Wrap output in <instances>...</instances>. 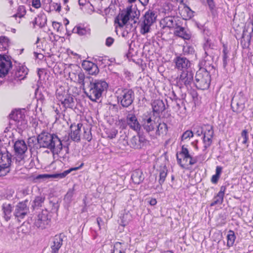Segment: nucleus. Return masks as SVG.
Masks as SVG:
<instances>
[{"instance_id":"nucleus-13","label":"nucleus","mask_w":253,"mask_h":253,"mask_svg":"<svg viewBox=\"0 0 253 253\" xmlns=\"http://www.w3.org/2000/svg\"><path fill=\"white\" fill-rule=\"evenodd\" d=\"M49 211L46 210H42L35 219L34 225L38 228L43 229L47 227L50 223L51 218Z\"/></svg>"},{"instance_id":"nucleus-37","label":"nucleus","mask_w":253,"mask_h":253,"mask_svg":"<svg viewBox=\"0 0 253 253\" xmlns=\"http://www.w3.org/2000/svg\"><path fill=\"white\" fill-rule=\"evenodd\" d=\"M46 17L44 14H41L35 18L34 23L38 25L40 28L45 26L46 23Z\"/></svg>"},{"instance_id":"nucleus-57","label":"nucleus","mask_w":253,"mask_h":253,"mask_svg":"<svg viewBox=\"0 0 253 253\" xmlns=\"http://www.w3.org/2000/svg\"><path fill=\"white\" fill-rule=\"evenodd\" d=\"M40 0H32V6L36 8H38L41 6Z\"/></svg>"},{"instance_id":"nucleus-52","label":"nucleus","mask_w":253,"mask_h":253,"mask_svg":"<svg viewBox=\"0 0 253 253\" xmlns=\"http://www.w3.org/2000/svg\"><path fill=\"white\" fill-rule=\"evenodd\" d=\"M223 67L224 68H225L226 66L227 65V59L228 58V56L227 55L228 54V51L227 47L225 46H223Z\"/></svg>"},{"instance_id":"nucleus-20","label":"nucleus","mask_w":253,"mask_h":253,"mask_svg":"<svg viewBox=\"0 0 253 253\" xmlns=\"http://www.w3.org/2000/svg\"><path fill=\"white\" fill-rule=\"evenodd\" d=\"M69 77L72 81L77 82L78 83L81 84L83 87H84L85 85L86 86L89 83V81H87V79L92 78L90 76L85 77L84 73L82 72H80L77 75L75 73L70 72L69 73Z\"/></svg>"},{"instance_id":"nucleus-32","label":"nucleus","mask_w":253,"mask_h":253,"mask_svg":"<svg viewBox=\"0 0 253 253\" xmlns=\"http://www.w3.org/2000/svg\"><path fill=\"white\" fill-rule=\"evenodd\" d=\"M2 210L3 214V217L6 221L9 220L12 215V207L11 204L4 203L2 205Z\"/></svg>"},{"instance_id":"nucleus-47","label":"nucleus","mask_w":253,"mask_h":253,"mask_svg":"<svg viewBox=\"0 0 253 253\" xmlns=\"http://www.w3.org/2000/svg\"><path fill=\"white\" fill-rule=\"evenodd\" d=\"M167 169L165 168L161 169L160 172L159 182L160 185H162L165 181L166 177L167 175Z\"/></svg>"},{"instance_id":"nucleus-40","label":"nucleus","mask_w":253,"mask_h":253,"mask_svg":"<svg viewBox=\"0 0 253 253\" xmlns=\"http://www.w3.org/2000/svg\"><path fill=\"white\" fill-rule=\"evenodd\" d=\"M9 45V40L5 36L0 37V51L6 50Z\"/></svg>"},{"instance_id":"nucleus-4","label":"nucleus","mask_w":253,"mask_h":253,"mask_svg":"<svg viewBox=\"0 0 253 253\" xmlns=\"http://www.w3.org/2000/svg\"><path fill=\"white\" fill-rule=\"evenodd\" d=\"M10 124L14 126L19 133L25 130L28 127L27 121L25 119L24 111L20 109L13 111L9 115Z\"/></svg>"},{"instance_id":"nucleus-35","label":"nucleus","mask_w":253,"mask_h":253,"mask_svg":"<svg viewBox=\"0 0 253 253\" xmlns=\"http://www.w3.org/2000/svg\"><path fill=\"white\" fill-rule=\"evenodd\" d=\"M131 178L133 182L136 184H140L144 180L142 172L139 169L134 170L132 172Z\"/></svg>"},{"instance_id":"nucleus-28","label":"nucleus","mask_w":253,"mask_h":253,"mask_svg":"<svg viewBox=\"0 0 253 253\" xmlns=\"http://www.w3.org/2000/svg\"><path fill=\"white\" fill-rule=\"evenodd\" d=\"M156 18L157 15L156 12L149 9L145 12L141 19L152 25L156 22Z\"/></svg>"},{"instance_id":"nucleus-22","label":"nucleus","mask_w":253,"mask_h":253,"mask_svg":"<svg viewBox=\"0 0 253 253\" xmlns=\"http://www.w3.org/2000/svg\"><path fill=\"white\" fill-rule=\"evenodd\" d=\"M146 142V139L142 135L133 136L130 140V147L134 149H140Z\"/></svg>"},{"instance_id":"nucleus-61","label":"nucleus","mask_w":253,"mask_h":253,"mask_svg":"<svg viewBox=\"0 0 253 253\" xmlns=\"http://www.w3.org/2000/svg\"><path fill=\"white\" fill-rule=\"evenodd\" d=\"M74 194V189H70L65 196V198L67 199H71Z\"/></svg>"},{"instance_id":"nucleus-64","label":"nucleus","mask_w":253,"mask_h":253,"mask_svg":"<svg viewBox=\"0 0 253 253\" xmlns=\"http://www.w3.org/2000/svg\"><path fill=\"white\" fill-rule=\"evenodd\" d=\"M184 50L185 52H188L189 53H192L194 51L193 48L190 46H188L187 47H184Z\"/></svg>"},{"instance_id":"nucleus-12","label":"nucleus","mask_w":253,"mask_h":253,"mask_svg":"<svg viewBox=\"0 0 253 253\" xmlns=\"http://www.w3.org/2000/svg\"><path fill=\"white\" fill-rule=\"evenodd\" d=\"M11 159L12 155L7 151L0 153V176H4L9 172Z\"/></svg>"},{"instance_id":"nucleus-49","label":"nucleus","mask_w":253,"mask_h":253,"mask_svg":"<svg viewBox=\"0 0 253 253\" xmlns=\"http://www.w3.org/2000/svg\"><path fill=\"white\" fill-rule=\"evenodd\" d=\"M193 136V132L192 130H187L185 131L182 135L181 137V140L182 141L190 139Z\"/></svg>"},{"instance_id":"nucleus-27","label":"nucleus","mask_w":253,"mask_h":253,"mask_svg":"<svg viewBox=\"0 0 253 253\" xmlns=\"http://www.w3.org/2000/svg\"><path fill=\"white\" fill-rule=\"evenodd\" d=\"M174 34L184 40H189L191 37L190 33L184 28L177 26L175 28Z\"/></svg>"},{"instance_id":"nucleus-25","label":"nucleus","mask_w":253,"mask_h":253,"mask_svg":"<svg viewBox=\"0 0 253 253\" xmlns=\"http://www.w3.org/2000/svg\"><path fill=\"white\" fill-rule=\"evenodd\" d=\"M152 107L154 113L159 115L166 109L165 105L162 100L157 99L152 103Z\"/></svg>"},{"instance_id":"nucleus-9","label":"nucleus","mask_w":253,"mask_h":253,"mask_svg":"<svg viewBox=\"0 0 253 253\" xmlns=\"http://www.w3.org/2000/svg\"><path fill=\"white\" fill-rule=\"evenodd\" d=\"M14 149L15 153V164L17 166L24 165L25 163L24 155L27 150L25 142L23 140L16 141L14 145Z\"/></svg>"},{"instance_id":"nucleus-58","label":"nucleus","mask_w":253,"mask_h":253,"mask_svg":"<svg viewBox=\"0 0 253 253\" xmlns=\"http://www.w3.org/2000/svg\"><path fill=\"white\" fill-rule=\"evenodd\" d=\"M114 40L111 37H108L106 40L105 44L107 46H110L114 42Z\"/></svg>"},{"instance_id":"nucleus-19","label":"nucleus","mask_w":253,"mask_h":253,"mask_svg":"<svg viewBox=\"0 0 253 253\" xmlns=\"http://www.w3.org/2000/svg\"><path fill=\"white\" fill-rule=\"evenodd\" d=\"M174 62L175 64V68L182 72L183 70H192L190 68L191 62L186 57L177 56L174 59Z\"/></svg>"},{"instance_id":"nucleus-2","label":"nucleus","mask_w":253,"mask_h":253,"mask_svg":"<svg viewBox=\"0 0 253 253\" xmlns=\"http://www.w3.org/2000/svg\"><path fill=\"white\" fill-rule=\"evenodd\" d=\"M38 142L40 147L48 148L56 154L60 152L63 148L62 141L54 134L42 132L38 136Z\"/></svg>"},{"instance_id":"nucleus-59","label":"nucleus","mask_w":253,"mask_h":253,"mask_svg":"<svg viewBox=\"0 0 253 253\" xmlns=\"http://www.w3.org/2000/svg\"><path fill=\"white\" fill-rule=\"evenodd\" d=\"M207 3L211 10H213L215 7V4L213 0H207Z\"/></svg>"},{"instance_id":"nucleus-29","label":"nucleus","mask_w":253,"mask_h":253,"mask_svg":"<svg viewBox=\"0 0 253 253\" xmlns=\"http://www.w3.org/2000/svg\"><path fill=\"white\" fill-rule=\"evenodd\" d=\"M253 32V21L246 23L243 30L242 38L250 40L251 38V34Z\"/></svg>"},{"instance_id":"nucleus-36","label":"nucleus","mask_w":253,"mask_h":253,"mask_svg":"<svg viewBox=\"0 0 253 253\" xmlns=\"http://www.w3.org/2000/svg\"><path fill=\"white\" fill-rule=\"evenodd\" d=\"M214 44L212 43L211 40H207L206 42L204 44L203 48L205 50V54L207 56L211 57L212 54V50L214 49Z\"/></svg>"},{"instance_id":"nucleus-55","label":"nucleus","mask_w":253,"mask_h":253,"mask_svg":"<svg viewBox=\"0 0 253 253\" xmlns=\"http://www.w3.org/2000/svg\"><path fill=\"white\" fill-rule=\"evenodd\" d=\"M53 109L56 113V115L55 116L56 121L58 120L62 116H64V115H62L60 110L57 107L55 108V106H53Z\"/></svg>"},{"instance_id":"nucleus-38","label":"nucleus","mask_w":253,"mask_h":253,"mask_svg":"<svg viewBox=\"0 0 253 253\" xmlns=\"http://www.w3.org/2000/svg\"><path fill=\"white\" fill-rule=\"evenodd\" d=\"M73 32L77 33L80 36H84L89 34L90 29L78 25L73 29Z\"/></svg>"},{"instance_id":"nucleus-1","label":"nucleus","mask_w":253,"mask_h":253,"mask_svg":"<svg viewBox=\"0 0 253 253\" xmlns=\"http://www.w3.org/2000/svg\"><path fill=\"white\" fill-rule=\"evenodd\" d=\"M88 84L84 88L86 96L92 101L96 102L106 91L108 87V84L104 80L94 79L93 78L87 79Z\"/></svg>"},{"instance_id":"nucleus-15","label":"nucleus","mask_w":253,"mask_h":253,"mask_svg":"<svg viewBox=\"0 0 253 253\" xmlns=\"http://www.w3.org/2000/svg\"><path fill=\"white\" fill-rule=\"evenodd\" d=\"M28 202L27 200H25L18 203L15 206L13 214L15 218L19 221L24 218L29 212V209L27 206Z\"/></svg>"},{"instance_id":"nucleus-46","label":"nucleus","mask_w":253,"mask_h":253,"mask_svg":"<svg viewBox=\"0 0 253 253\" xmlns=\"http://www.w3.org/2000/svg\"><path fill=\"white\" fill-rule=\"evenodd\" d=\"M173 10V5L169 1H166L163 5V10L166 14H169Z\"/></svg>"},{"instance_id":"nucleus-60","label":"nucleus","mask_w":253,"mask_h":253,"mask_svg":"<svg viewBox=\"0 0 253 253\" xmlns=\"http://www.w3.org/2000/svg\"><path fill=\"white\" fill-rule=\"evenodd\" d=\"M61 24L60 23L57 22H52V26L53 28L56 30L57 31H59V28L61 26Z\"/></svg>"},{"instance_id":"nucleus-14","label":"nucleus","mask_w":253,"mask_h":253,"mask_svg":"<svg viewBox=\"0 0 253 253\" xmlns=\"http://www.w3.org/2000/svg\"><path fill=\"white\" fill-rule=\"evenodd\" d=\"M247 99L244 93L240 92L232 100L231 108L233 112L240 113L245 108V102Z\"/></svg>"},{"instance_id":"nucleus-6","label":"nucleus","mask_w":253,"mask_h":253,"mask_svg":"<svg viewBox=\"0 0 253 253\" xmlns=\"http://www.w3.org/2000/svg\"><path fill=\"white\" fill-rule=\"evenodd\" d=\"M211 77L209 71L206 69H200L196 73L194 84L199 89L206 90L209 88Z\"/></svg>"},{"instance_id":"nucleus-5","label":"nucleus","mask_w":253,"mask_h":253,"mask_svg":"<svg viewBox=\"0 0 253 253\" xmlns=\"http://www.w3.org/2000/svg\"><path fill=\"white\" fill-rule=\"evenodd\" d=\"M194 130L196 133L200 136L203 133V141L204 143L203 152L205 153H207V149L210 147L212 142V138L213 136L214 131L212 126L209 125H205V131L203 133V128L199 126H197L194 127Z\"/></svg>"},{"instance_id":"nucleus-21","label":"nucleus","mask_w":253,"mask_h":253,"mask_svg":"<svg viewBox=\"0 0 253 253\" xmlns=\"http://www.w3.org/2000/svg\"><path fill=\"white\" fill-rule=\"evenodd\" d=\"M83 124L78 123V124H73L70 126V133L69 136L71 139L76 142H79L81 140V129Z\"/></svg>"},{"instance_id":"nucleus-63","label":"nucleus","mask_w":253,"mask_h":253,"mask_svg":"<svg viewBox=\"0 0 253 253\" xmlns=\"http://www.w3.org/2000/svg\"><path fill=\"white\" fill-rule=\"evenodd\" d=\"M219 175H216V174H214L213 175H212V177H211V182L213 183H216L219 178Z\"/></svg>"},{"instance_id":"nucleus-10","label":"nucleus","mask_w":253,"mask_h":253,"mask_svg":"<svg viewBox=\"0 0 253 253\" xmlns=\"http://www.w3.org/2000/svg\"><path fill=\"white\" fill-rule=\"evenodd\" d=\"M57 99L60 101L64 108V111L67 108L73 109L75 106L74 98L70 94H68L65 89L58 88L56 91Z\"/></svg>"},{"instance_id":"nucleus-3","label":"nucleus","mask_w":253,"mask_h":253,"mask_svg":"<svg viewBox=\"0 0 253 253\" xmlns=\"http://www.w3.org/2000/svg\"><path fill=\"white\" fill-rule=\"evenodd\" d=\"M142 126L148 133H150L155 137L165 134L168 131V126L166 123L159 122L153 120L150 116H143Z\"/></svg>"},{"instance_id":"nucleus-44","label":"nucleus","mask_w":253,"mask_h":253,"mask_svg":"<svg viewBox=\"0 0 253 253\" xmlns=\"http://www.w3.org/2000/svg\"><path fill=\"white\" fill-rule=\"evenodd\" d=\"M200 66V69H205L206 71H208L210 72L211 71V69H213V66H211V64L207 62L205 60H201L199 64Z\"/></svg>"},{"instance_id":"nucleus-53","label":"nucleus","mask_w":253,"mask_h":253,"mask_svg":"<svg viewBox=\"0 0 253 253\" xmlns=\"http://www.w3.org/2000/svg\"><path fill=\"white\" fill-rule=\"evenodd\" d=\"M83 138L88 142L91 141L92 139V135L90 129H84Z\"/></svg>"},{"instance_id":"nucleus-41","label":"nucleus","mask_w":253,"mask_h":253,"mask_svg":"<svg viewBox=\"0 0 253 253\" xmlns=\"http://www.w3.org/2000/svg\"><path fill=\"white\" fill-rule=\"evenodd\" d=\"M236 239V236L235 235V233L233 230H230L228 231L227 236V246L230 247H232L235 242V240Z\"/></svg>"},{"instance_id":"nucleus-43","label":"nucleus","mask_w":253,"mask_h":253,"mask_svg":"<svg viewBox=\"0 0 253 253\" xmlns=\"http://www.w3.org/2000/svg\"><path fill=\"white\" fill-rule=\"evenodd\" d=\"M45 200V197L43 196H37L33 201L32 207L34 209L35 208L42 207V204Z\"/></svg>"},{"instance_id":"nucleus-42","label":"nucleus","mask_w":253,"mask_h":253,"mask_svg":"<svg viewBox=\"0 0 253 253\" xmlns=\"http://www.w3.org/2000/svg\"><path fill=\"white\" fill-rule=\"evenodd\" d=\"M125 246L121 242H116L114 245L112 253H125Z\"/></svg>"},{"instance_id":"nucleus-45","label":"nucleus","mask_w":253,"mask_h":253,"mask_svg":"<svg viewBox=\"0 0 253 253\" xmlns=\"http://www.w3.org/2000/svg\"><path fill=\"white\" fill-rule=\"evenodd\" d=\"M26 11L24 6L20 5L17 10L16 13L13 15L14 17H23L26 14Z\"/></svg>"},{"instance_id":"nucleus-48","label":"nucleus","mask_w":253,"mask_h":253,"mask_svg":"<svg viewBox=\"0 0 253 253\" xmlns=\"http://www.w3.org/2000/svg\"><path fill=\"white\" fill-rule=\"evenodd\" d=\"M248 139V131L246 129H244L241 132V138H239V140H242V143L246 144Z\"/></svg>"},{"instance_id":"nucleus-31","label":"nucleus","mask_w":253,"mask_h":253,"mask_svg":"<svg viewBox=\"0 0 253 253\" xmlns=\"http://www.w3.org/2000/svg\"><path fill=\"white\" fill-rule=\"evenodd\" d=\"M28 69L25 66H19L15 73V78L19 80L24 79L28 74Z\"/></svg>"},{"instance_id":"nucleus-24","label":"nucleus","mask_w":253,"mask_h":253,"mask_svg":"<svg viewBox=\"0 0 253 253\" xmlns=\"http://www.w3.org/2000/svg\"><path fill=\"white\" fill-rule=\"evenodd\" d=\"M62 234L56 235L53 239V245H51V253H58L59 249L63 244V237Z\"/></svg>"},{"instance_id":"nucleus-7","label":"nucleus","mask_w":253,"mask_h":253,"mask_svg":"<svg viewBox=\"0 0 253 253\" xmlns=\"http://www.w3.org/2000/svg\"><path fill=\"white\" fill-rule=\"evenodd\" d=\"M118 102L125 108L129 107L134 99L133 91L129 88H121L116 92Z\"/></svg>"},{"instance_id":"nucleus-30","label":"nucleus","mask_w":253,"mask_h":253,"mask_svg":"<svg viewBox=\"0 0 253 253\" xmlns=\"http://www.w3.org/2000/svg\"><path fill=\"white\" fill-rule=\"evenodd\" d=\"M225 190H226L225 186H222L220 187L219 192L213 198V201L211 204V206H213L216 204H221L222 203Z\"/></svg>"},{"instance_id":"nucleus-54","label":"nucleus","mask_w":253,"mask_h":253,"mask_svg":"<svg viewBox=\"0 0 253 253\" xmlns=\"http://www.w3.org/2000/svg\"><path fill=\"white\" fill-rule=\"evenodd\" d=\"M88 74L90 75H96L99 72V69L97 65L94 64L93 66L88 71Z\"/></svg>"},{"instance_id":"nucleus-26","label":"nucleus","mask_w":253,"mask_h":253,"mask_svg":"<svg viewBox=\"0 0 253 253\" xmlns=\"http://www.w3.org/2000/svg\"><path fill=\"white\" fill-rule=\"evenodd\" d=\"M129 20H133V23H136L140 15V12L136 8H132L131 6L126 8L125 11Z\"/></svg>"},{"instance_id":"nucleus-16","label":"nucleus","mask_w":253,"mask_h":253,"mask_svg":"<svg viewBox=\"0 0 253 253\" xmlns=\"http://www.w3.org/2000/svg\"><path fill=\"white\" fill-rule=\"evenodd\" d=\"M126 123L129 127L137 133L140 131L141 126L135 114H128L126 117Z\"/></svg>"},{"instance_id":"nucleus-39","label":"nucleus","mask_w":253,"mask_h":253,"mask_svg":"<svg viewBox=\"0 0 253 253\" xmlns=\"http://www.w3.org/2000/svg\"><path fill=\"white\" fill-rule=\"evenodd\" d=\"M115 6L114 4H110L108 7L104 9V14H102L105 16L106 21L107 18H110L111 16L115 15Z\"/></svg>"},{"instance_id":"nucleus-50","label":"nucleus","mask_w":253,"mask_h":253,"mask_svg":"<svg viewBox=\"0 0 253 253\" xmlns=\"http://www.w3.org/2000/svg\"><path fill=\"white\" fill-rule=\"evenodd\" d=\"M94 63L92 62L84 60L83 61L82 66V67L86 71H88L89 69L93 66Z\"/></svg>"},{"instance_id":"nucleus-18","label":"nucleus","mask_w":253,"mask_h":253,"mask_svg":"<svg viewBox=\"0 0 253 253\" xmlns=\"http://www.w3.org/2000/svg\"><path fill=\"white\" fill-rule=\"evenodd\" d=\"M160 27L164 31L166 29L171 30L175 28L177 23L174 16H168L161 20Z\"/></svg>"},{"instance_id":"nucleus-33","label":"nucleus","mask_w":253,"mask_h":253,"mask_svg":"<svg viewBox=\"0 0 253 253\" xmlns=\"http://www.w3.org/2000/svg\"><path fill=\"white\" fill-rule=\"evenodd\" d=\"M138 26L139 28L140 33L144 35L150 32L152 25L140 19L138 22Z\"/></svg>"},{"instance_id":"nucleus-8","label":"nucleus","mask_w":253,"mask_h":253,"mask_svg":"<svg viewBox=\"0 0 253 253\" xmlns=\"http://www.w3.org/2000/svg\"><path fill=\"white\" fill-rule=\"evenodd\" d=\"M177 163L182 169H187L189 166L193 165L197 163L196 159L189 154L188 149L183 145L181 151L176 154Z\"/></svg>"},{"instance_id":"nucleus-11","label":"nucleus","mask_w":253,"mask_h":253,"mask_svg":"<svg viewBox=\"0 0 253 253\" xmlns=\"http://www.w3.org/2000/svg\"><path fill=\"white\" fill-rule=\"evenodd\" d=\"M194 75L192 70H183L176 79L177 85L181 88L190 87L193 82Z\"/></svg>"},{"instance_id":"nucleus-34","label":"nucleus","mask_w":253,"mask_h":253,"mask_svg":"<svg viewBox=\"0 0 253 253\" xmlns=\"http://www.w3.org/2000/svg\"><path fill=\"white\" fill-rule=\"evenodd\" d=\"M128 20L129 19L125 11H123L115 18V23H117L120 27H123Z\"/></svg>"},{"instance_id":"nucleus-17","label":"nucleus","mask_w":253,"mask_h":253,"mask_svg":"<svg viewBox=\"0 0 253 253\" xmlns=\"http://www.w3.org/2000/svg\"><path fill=\"white\" fill-rule=\"evenodd\" d=\"M11 67L12 63L9 57L6 55L0 54V74L4 76Z\"/></svg>"},{"instance_id":"nucleus-23","label":"nucleus","mask_w":253,"mask_h":253,"mask_svg":"<svg viewBox=\"0 0 253 253\" xmlns=\"http://www.w3.org/2000/svg\"><path fill=\"white\" fill-rule=\"evenodd\" d=\"M78 169V167L71 168L66 170H65L64 172L60 173H56L53 174H40L37 176V179H41V178H63L65 177L67 174H68L70 172H71L72 170H75Z\"/></svg>"},{"instance_id":"nucleus-56","label":"nucleus","mask_w":253,"mask_h":253,"mask_svg":"<svg viewBox=\"0 0 253 253\" xmlns=\"http://www.w3.org/2000/svg\"><path fill=\"white\" fill-rule=\"evenodd\" d=\"M51 6L53 7V10L60 12L61 10V5L60 3L53 2L51 4Z\"/></svg>"},{"instance_id":"nucleus-62","label":"nucleus","mask_w":253,"mask_h":253,"mask_svg":"<svg viewBox=\"0 0 253 253\" xmlns=\"http://www.w3.org/2000/svg\"><path fill=\"white\" fill-rule=\"evenodd\" d=\"M172 101H175L176 100H178L179 102H181V99L178 98L176 95L174 91H172L171 96L170 97Z\"/></svg>"},{"instance_id":"nucleus-51","label":"nucleus","mask_w":253,"mask_h":253,"mask_svg":"<svg viewBox=\"0 0 253 253\" xmlns=\"http://www.w3.org/2000/svg\"><path fill=\"white\" fill-rule=\"evenodd\" d=\"M182 12L186 13L187 18H190L194 16L193 11L188 6L185 5L182 10Z\"/></svg>"}]
</instances>
